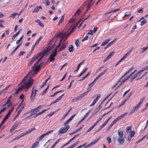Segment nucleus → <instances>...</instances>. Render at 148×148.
<instances>
[{
    "label": "nucleus",
    "mask_w": 148,
    "mask_h": 148,
    "mask_svg": "<svg viewBox=\"0 0 148 148\" xmlns=\"http://www.w3.org/2000/svg\"><path fill=\"white\" fill-rule=\"evenodd\" d=\"M127 113L128 112H126L122 114H121V115L118 116L111 123L110 125L109 126L110 127H111L114 125V124L116 123L117 121L123 118L126 114H127Z\"/></svg>",
    "instance_id": "obj_5"
},
{
    "label": "nucleus",
    "mask_w": 148,
    "mask_h": 148,
    "mask_svg": "<svg viewBox=\"0 0 148 148\" xmlns=\"http://www.w3.org/2000/svg\"><path fill=\"white\" fill-rule=\"evenodd\" d=\"M66 33H64L62 39L66 35L65 37V40L66 39L68 38V37L70 35V34H71L70 32H69L68 34H67L66 35Z\"/></svg>",
    "instance_id": "obj_33"
},
{
    "label": "nucleus",
    "mask_w": 148,
    "mask_h": 148,
    "mask_svg": "<svg viewBox=\"0 0 148 148\" xmlns=\"http://www.w3.org/2000/svg\"><path fill=\"white\" fill-rule=\"evenodd\" d=\"M36 128L34 127L30 129H29L27 130L25 132L21 134L20 135H18L15 138H14L12 140V141L15 140H18L21 138L22 137L24 136L25 135L28 134V133H31L32 131L35 130Z\"/></svg>",
    "instance_id": "obj_3"
},
{
    "label": "nucleus",
    "mask_w": 148,
    "mask_h": 148,
    "mask_svg": "<svg viewBox=\"0 0 148 148\" xmlns=\"http://www.w3.org/2000/svg\"><path fill=\"white\" fill-rule=\"evenodd\" d=\"M123 78H121V77L120 79L117 81L116 84H115L112 87V89H114L116 86L117 85V84L119 83L121 81V80Z\"/></svg>",
    "instance_id": "obj_34"
},
{
    "label": "nucleus",
    "mask_w": 148,
    "mask_h": 148,
    "mask_svg": "<svg viewBox=\"0 0 148 148\" xmlns=\"http://www.w3.org/2000/svg\"><path fill=\"white\" fill-rule=\"evenodd\" d=\"M88 36H86L82 39V41L84 42L86 40H88Z\"/></svg>",
    "instance_id": "obj_58"
},
{
    "label": "nucleus",
    "mask_w": 148,
    "mask_h": 148,
    "mask_svg": "<svg viewBox=\"0 0 148 148\" xmlns=\"http://www.w3.org/2000/svg\"><path fill=\"white\" fill-rule=\"evenodd\" d=\"M38 91L37 89H34V87H33L32 89V93L30 97V99L32 101H33L34 97L36 94V92Z\"/></svg>",
    "instance_id": "obj_8"
},
{
    "label": "nucleus",
    "mask_w": 148,
    "mask_h": 148,
    "mask_svg": "<svg viewBox=\"0 0 148 148\" xmlns=\"http://www.w3.org/2000/svg\"><path fill=\"white\" fill-rule=\"evenodd\" d=\"M38 142L36 141V142H35V143H33L32 146V147H31V148H33V147H35V146L37 145H38Z\"/></svg>",
    "instance_id": "obj_50"
},
{
    "label": "nucleus",
    "mask_w": 148,
    "mask_h": 148,
    "mask_svg": "<svg viewBox=\"0 0 148 148\" xmlns=\"http://www.w3.org/2000/svg\"><path fill=\"white\" fill-rule=\"evenodd\" d=\"M71 121V120H70L69 119L67 121H66L64 123V125H66L69 124V123Z\"/></svg>",
    "instance_id": "obj_53"
},
{
    "label": "nucleus",
    "mask_w": 148,
    "mask_h": 148,
    "mask_svg": "<svg viewBox=\"0 0 148 148\" xmlns=\"http://www.w3.org/2000/svg\"><path fill=\"white\" fill-rule=\"evenodd\" d=\"M89 1V2L87 5L89 7H90L93 4V3H92V1H91V0H88Z\"/></svg>",
    "instance_id": "obj_55"
},
{
    "label": "nucleus",
    "mask_w": 148,
    "mask_h": 148,
    "mask_svg": "<svg viewBox=\"0 0 148 148\" xmlns=\"http://www.w3.org/2000/svg\"><path fill=\"white\" fill-rule=\"evenodd\" d=\"M60 35H61V34H56L54 36L53 38L49 42V45H50L52 44V41L55 38H57L58 37H60Z\"/></svg>",
    "instance_id": "obj_20"
},
{
    "label": "nucleus",
    "mask_w": 148,
    "mask_h": 148,
    "mask_svg": "<svg viewBox=\"0 0 148 148\" xmlns=\"http://www.w3.org/2000/svg\"><path fill=\"white\" fill-rule=\"evenodd\" d=\"M64 15H62V16L61 18H60V20L58 22V25H60V23H61L64 20Z\"/></svg>",
    "instance_id": "obj_39"
},
{
    "label": "nucleus",
    "mask_w": 148,
    "mask_h": 148,
    "mask_svg": "<svg viewBox=\"0 0 148 148\" xmlns=\"http://www.w3.org/2000/svg\"><path fill=\"white\" fill-rule=\"evenodd\" d=\"M75 44L77 47L79 46L80 43L79 39H77L75 40Z\"/></svg>",
    "instance_id": "obj_41"
},
{
    "label": "nucleus",
    "mask_w": 148,
    "mask_h": 148,
    "mask_svg": "<svg viewBox=\"0 0 148 148\" xmlns=\"http://www.w3.org/2000/svg\"><path fill=\"white\" fill-rule=\"evenodd\" d=\"M22 30V29H20L18 32H17L16 34H15L14 36H13L12 37V40H14L16 37L19 34L20 31Z\"/></svg>",
    "instance_id": "obj_31"
},
{
    "label": "nucleus",
    "mask_w": 148,
    "mask_h": 148,
    "mask_svg": "<svg viewBox=\"0 0 148 148\" xmlns=\"http://www.w3.org/2000/svg\"><path fill=\"white\" fill-rule=\"evenodd\" d=\"M35 22L38 23L39 25L41 26L42 27H43L44 25L41 23V21L39 20H36L35 21Z\"/></svg>",
    "instance_id": "obj_27"
},
{
    "label": "nucleus",
    "mask_w": 148,
    "mask_h": 148,
    "mask_svg": "<svg viewBox=\"0 0 148 148\" xmlns=\"http://www.w3.org/2000/svg\"><path fill=\"white\" fill-rule=\"evenodd\" d=\"M135 134V132H134V131H131L130 132V136H131L132 137L134 136Z\"/></svg>",
    "instance_id": "obj_57"
},
{
    "label": "nucleus",
    "mask_w": 148,
    "mask_h": 148,
    "mask_svg": "<svg viewBox=\"0 0 148 148\" xmlns=\"http://www.w3.org/2000/svg\"><path fill=\"white\" fill-rule=\"evenodd\" d=\"M43 63V62H42L38 65L36 66L35 69L33 70V72L34 74H36L38 73L40 69V66Z\"/></svg>",
    "instance_id": "obj_12"
},
{
    "label": "nucleus",
    "mask_w": 148,
    "mask_h": 148,
    "mask_svg": "<svg viewBox=\"0 0 148 148\" xmlns=\"http://www.w3.org/2000/svg\"><path fill=\"white\" fill-rule=\"evenodd\" d=\"M100 96L101 95H98L97 97L94 100L92 104L90 106H92L95 105L97 102L98 99L100 98Z\"/></svg>",
    "instance_id": "obj_17"
},
{
    "label": "nucleus",
    "mask_w": 148,
    "mask_h": 148,
    "mask_svg": "<svg viewBox=\"0 0 148 148\" xmlns=\"http://www.w3.org/2000/svg\"><path fill=\"white\" fill-rule=\"evenodd\" d=\"M134 66H132L131 68H130L122 76L121 78H123L127 74L130 72L134 69Z\"/></svg>",
    "instance_id": "obj_18"
},
{
    "label": "nucleus",
    "mask_w": 148,
    "mask_h": 148,
    "mask_svg": "<svg viewBox=\"0 0 148 148\" xmlns=\"http://www.w3.org/2000/svg\"><path fill=\"white\" fill-rule=\"evenodd\" d=\"M42 107L41 105H40L38 106L37 108H34L31 109L32 113L31 114H33V115L35 114V113L40 111V110L41 108Z\"/></svg>",
    "instance_id": "obj_10"
},
{
    "label": "nucleus",
    "mask_w": 148,
    "mask_h": 148,
    "mask_svg": "<svg viewBox=\"0 0 148 148\" xmlns=\"http://www.w3.org/2000/svg\"><path fill=\"white\" fill-rule=\"evenodd\" d=\"M18 14V13L16 12L13 13L11 14V15L10 16V17H12L14 18Z\"/></svg>",
    "instance_id": "obj_44"
},
{
    "label": "nucleus",
    "mask_w": 148,
    "mask_h": 148,
    "mask_svg": "<svg viewBox=\"0 0 148 148\" xmlns=\"http://www.w3.org/2000/svg\"><path fill=\"white\" fill-rule=\"evenodd\" d=\"M132 50L133 48H132L126 54L124 55V56H125V57H126L127 56L130 55Z\"/></svg>",
    "instance_id": "obj_35"
},
{
    "label": "nucleus",
    "mask_w": 148,
    "mask_h": 148,
    "mask_svg": "<svg viewBox=\"0 0 148 148\" xmlns=\"http://www.w3.org/2000/svg\"><path fill=\"white\" fill-rule=\"evenodd\" d=\"M64 95V94H63L61 95L55 101L52 102L49 105V106H50L51 105L54 103H56L57 102L59 101L62 97Z\"/></svg>",
    "instance_id": "obj_15"
},
{
    "label": "nucleus",
    "mask_w": 148,
    "mask_h": 148,
    "mask_svg": "<svg viewBox=\"0 0 148 148\" xmlns=\"http://www.w3.org/2000/svg\"><path fill=\"white\" fill-rule=\"evenodd\" d=\"M62 38L60 40L59 42V43L56 46V47L54 49V50H57V48L60 46V44H61V42L62 41Z\"/></svg>",
    "instance_id": "obj_47"
},
{
    "label": "nucleus",
    "mask_w": 148,
    "mask_h": 148,
    "mask_svg": "<svg viewBox=\"0 0 148 148\" xmlns=\"http://www.w3.org/2000/svg\"><path fill=\"white\" fill-rule=\"evenodd\" d=\"M67 42H65L64 43H63L61 47L60 48V49L59 50L60 51H62V50L64 49L66 47V46L67 45Z\"/></svg>",
    "instance_id": "obj_21"
},
{
    "label": "nucleus",
    "mask_w": 148,
    "mask_h": 148,
    "mask_svg": "<svg viewBox=\"0 0 148 148\" xmlns=\"http://www.w3.org/2000/svg\"><path fill=\"white\" fill-rule=\"evenodd\" d=\"M140 106V105L138 103L137 105L135 106L133 108L135 110H136L139 108Z\"/></svg>",
    "instance_id": "obj_45"
},
{
    "label": "nucleus",
    "mask_w": 148,
    "mask_h": 148,
    "mask_svg": "<svg viewBox=\"0 0 148 148\" xmlns=\"http://www.w3.org/2000/svg\"><path fill=\"white\" fill-rule=\"evenodd\" d=\"M108 70V69H106L104 70L101 72L100 73H99L98 76L100 78L101 77L102 75H103L105 74L106 71Z\"/></svg>",
    "instance_id": "obj_25"
},
{
    "label": "nucleus",
    "mask_w": 148,
    "mask_h": 148,
    "mask_svg": "<svg viewBox=\"0 0 148 148\" xmlns=\"http://www.w3.org/2000/svg\"><path fill=\"white\" fill-rule=\"evenodd\" d=\"M135 71H134L132 72L131 74H130L129 75V76H127L125 78V79H124L123 80H122V81L121 80L120 82H121V83L123 84L126 81L129 79L133 75L134 73V72H135Z\"/></svg>",
    "instance_id": "obj_13"
},
{
    "label": "nucleus",
    "mask_w": 148,
    "mask_h": 148,
    "mask_svg": "<svg viewBox=\"0 0 148 148\" xmlns=\"http://www.w3.org/2000/svg\"><path fill=\"white\" fill-rule=\"evenodd\" d=\"M34 80L33 79H29L25 82L24 84L20 87L17 89L15 93H12V95L14 96L18 93L20 90H24L25 89H28L31 87L34 83Z\"/></svg>",
    "instance_id": "obj_1"
},
{
    "label": "nucleus",
    "mask_w": 148,
    "mask_h": 148,
    "mask_svg": "<svg viewBox=\"0 0 148 148\" xmlns=\"http://www.w3.org/2000/svg\"><path fill=\"white\" fill-rule=\"evenodd\" d=\"M84 125H82V127H80L78 129L76 130L74 132L71 133V134H75L77 133L82 128L84 127Z\"/></svg>",
    "instance_id": "obj_30"
},
{
    "label": "nucleus",
    "mask_w": 148,
    "mask_h": 148,
    "mask_svg": "<svg viewBox=\"0 0 148 148\" xmlns=\"http://www.w3.org/2000/svg\"><path fill=\"white\" fill-rule=\"evenodd\" d=\"M145 97H142L141 99L140 100V102L139 103L141 105V104L142 103L143 101L145 100Z\"/></svg>",
    "instance_id": "obj_54"
},
{
    "label": "nucleus",
    "mask_w": 148,
    "mask_h": 148,
    "mask_svg": "<svg viewBox=\"0 0 148 148\" xmlns=\"http://www.w3.org/2000/svg\"><path fill=\"white\" fill-rule=\"evenodd\" d=\"M49 47H48L44 49L42 51L39 53L37 54L35 56H36L37 55L38 56V58L41 56V57L35 62V64H34L32 68L34 67L41 60L43 56L45 55L48 53L50 50V49H49Z\"/></svg>",
    "instance_id": "obj_2"
},
{
    "label": "nucleus",
    "mask_w": 148,
    "mask_h": 148,
    "mask_svg": "<svg viewBox=\"0 0 148 148\" xmlns=\"http://www.w3.org/2000/svg\"><path fill=\"white\" fill-rule=\"evenodd\" d=\"M89 90H88L86 92L83 93L82 94H81L79 97V99H81L82 98L84 97L85 96H86L88 93V92H89Z\"/></svg>",
    "instance_id": "obj_19"
},
{
    "label": "nucleus",
    "mask_w": 148,
    "mask_h": 148,
    "mask_svg": "<svg viewBox=\"0 0 148 148\" xmlns=\"http://www.w3.org/2000/svg\"><path fill=\"white\" fill-rule=\"evenodd\" d=\"M10 85H9L8 86H7L6 88L3 89L1 91H0V95H1L2 93H5V90L8 89L9 87L10 86Z\"/></svg>",
    "instance_id": "obj_32"
},
{
    "label": "nucleus",
    "mask_w": 148,
    "mask_h": 148,
    "mask_svg": "<svg viewBox=\"0 0 148 148\" xmlns=\"http://www.w3.org/2000/svg\"><path fill=\"white\" fill-rule=\"evenodd\" d=\"M45 1L44 3V4H45L46 5H49L50 4V2H49V0H45Z\"/></svg>",
    "instance_id": "obj_56"
},
{
    "label": "nucleus",
    "mask_w": 148,
    "mask_h": 148,
    "mask_svg": "<svg viewBox=\"0 0 148 148\" xmlns=\"http://www.w3.org/2000/svg\"><path fill=\"white\" fill-rule=\"evenodd\" d=\"M132 50L133 48H132L126 54L124 55V56H125V57H126L127 56L130 55Z\"/></svg>",
    "instance_id": "obj_36"
},
{
    "label": "nucleus",
    "mask_w": 148,
    "mask_h": 148,
    "mask_svg": "<svg viewBox=\"0 0 148 148\" xmlns=\"http://www.w3.org/2000/svg\"><path fill=\"white\" fill-rule=\"evenodd\" d=\"M90 74V72H89L85 76L83 77L81 79L79 80L78 81H81L82 80H84Z\"/></svg>",
    "instance_id": "obj_24"
},
{
    "label": "nucleus",
    "mask_w": 148,
    "mask_h": 148,
    "mask_svg": "<svg viewBox=\"0 0 148 148\" xmlns=\"http://www.w3.org/2000/svg\"><path fill=\"white\" fill-rule=\"evenodd\" d=\"M25 108V106L23 105L20 109V110H19V111H18V112L21 113V112Z\"/></svg>",
    "instance_id": "obj_60"
},
{
    "label": "nucleus",
    "mask_w": 148,
    "mask_h": 148,
    "mask_svg": "<svg viewBox=\"0 0 148 148\" xmlns=\"http://www.w3.org/2000/svg\"><path fill=\"white\" fill-rule=\"evenodd\" d=\"M147 22V20L146 19H144L143 20L141 21L140 23V25L142 26L144 24L146 23Z\"/></svg>",
    "instance_id": "obj_43"
},
{
    "label": "nucleus",
    "mask_w": 148,
    "mask_h": 148,
    "mask_svg": "<svg viewBox=\"0 0 148 148\" xmlns=\"http://www.w3.org/2000/svg\"><path fill=\"white\" fill-rule=\"evenodd\" d=\"M11 113L9 111L6 115L4 117L8 119L10 115L11 114Z\"/></svg>",
    "instance_id": "obj_46"
},
{
    "label": "nucleus",
    "mask_w": 148,
    "mask_h": 148,
    "mask_svg": "<svg viewBox=\"0 0 148 148\" xmlns=\"http://www.w3.org/2000/svg\"><path fill=\"white\" fill-rule=\"evenodd\" d=\"M80 99H79V97H77L76 98L72 99L71 101V102H76L78 101Z\"/></svg>",
    "instance_id": "obj_38"
},
{
    "label": "nucleus",
    "mask_w": 148,
    "mask_h": 148,
    "mask_svg": "<svg viewBox=\"0 0 148 148\" xmlns=\"http://www.w3.org/2000/svg\"><path fill=\"white\" fill-rule=\"evenodd\" d=\"M106 140L108 141L109 143H110L111 142V139L110 136L106 138Z\"/></svg>",
    "instance_id": "obj_59"
},
{
    "label": "nucleus",
    "mask_w": 148,
    "mask_h": 148,
    "mask_svg": "<svg viewBox=\"0 0 148 148\" xmlns=\"http://www.w3.org/2000/svg\"><path fill=\"white\" fill-rule=\"evenodd\" d=\"M94 127L92 125V127H90L87 131V132H89L91 131L94 128Z\"/></svg>",
    "instance_id": "obj_62"
},
{
    "label": "nucleus",
    "mask_w": 148,
    "mask_h": 148,
    "mask_svg": "<svg viewBox=\"0 0 148 148\" xmlns=\"http://www.w3.org/2000/svg\"><path fill=\"white\" fill-rule=\"evenodd\" d=\"M57 54V51L54 49L51 53L49 58V60L51 62H53L55 60L54 57L56 56Z\"/></svg>",
    "instance_id": "obj_6"
},
{
    "label": "nucleus",
    "mask_w": 148,
    "mask_h": 148,
    "mask_svg": "<svg viewBox=\"0 0 148 148\" xmlns=\"http://www.w3.org/2000/svg\"><path fill=\"white\" fill-rule=\"evenodd\" d=\"M67 116V115H66V114L62 116V118H61V119H60V121H62L66 117V116Z\"/></svg>",
    "instance_id": "obj_63"
},
{
    "label": "nucleus",
    "mask_w": 148,
    "mask_h": 148,
    "mask_svg": "<svg viewBox=\"0 0 148 148\" xmlns=\"http://www.w3.org/2000/svg\"><path fill=\"white\" fill-rule=\"evenodd\" d=\"M69 126L66 125L65 126V127L60 129L59 131V132L60 134H63L66 132L69 128Z\"/></svg>",
    "instance_id": "obj_9"
},
{
    "label": "nucleus",
    "mask_w": 148,
    "mask_h": 148,
    "mask_svg": "<svg viewBox=\"0 0 148 148\" xmlns=\"http://www.w3.org/2000/svg\"><path fill=\"white\" fill-rule=\"evenodd\" d=\"M21 123V122L20 121H16L15 122L14 124L12 126L10 130V132L11 133L13 132L16 128Z\"/></svg>",
    "instance_id": "obj_7"
},
{
    "label": "nucleus",
    "mask_w": 148,
    "mask_h": 148,
    "mask_svg": "<svg viewBox=\"0 0 148 148\" xmlns=\"http://www.w3.org/2000/svg\"><path fill=\"white\" fill-rule=\"evenodd\" d=\"M45 136V134H42L40 136L39 138H38V141H40L42 139V138Z\"/></svg>",
    "instance_id": "obj_49"
},
{
    "label": "nucleus",
    "mask_w": 148,
    "mask_h": 148,
    "mask_svg": "<svg viewBox=\"0 0 148 148\" xmlns=\"http://www.w3.org/2000/svg\"><path fill=\"white\" fill-rule=\"evenodd\" d=\"M49 88V85L47 86V87L45 88L42 92H41L40 94V95H44L47 92L48 88Z\"/></svg>",
    "instance_id": "obj_29"
},
{
    "label": "nucleus",
    "mask_w": 148,
    "mask_h": 148,
    "mask_svg": "<svg viewBox=\"0 0 148 148\" xmlns=\"http://www.w3.org/2000/svg\"><path fill=\"white\" fill-rule=\"evenodd\" d=\"M79 142V141H78V142L75 143L66 148H73L74 147H75L77 145V144Z\"/></svg>",
    "instance_id": "obj_37"
},
{
    "label": "nucleus",
    "mask_w": 148,
    "mask_h": 148,
    "mask_svg": "<svg viewBox=\"0 0 148 148\" xmlns=\"http://www.w3.org/2000/svg\"><path fill=\"white\" fill-rule=\"evenodd\" d=\"M48 109H47V110H43L42 111L38 112V113H37L38 116L39 115H41V114L42 113H43L44 112L46 111H47Z\"/></svg>",
    "instance_id": "obj_51"
},
{
    "label": "nucleus",
    "mask_w": 148,
    "mask_h": 148,
    "mask_svg": "<svg viewBox=\"0 0 148 148\" xmlns=\"http://www.w3.org/2000/svg\"><path fill=\"white\" fill-rule=\"evenodd\" d=\"M118 133L119 137L117 139V141L120 145H123L124 143V139L123 138V132L122 130H119Z\"/></svg>",
    "instance_id": "obj_4"
},
{
    "label": "nucleus",
    "mask_w": 148,
    "mask_h": 148,
    "mask_svg": "<svg viewBox=\"0 0 148 148\" xmlns=\"http://www.w3.org/2000/svg\"><path fill=\"white\" fill-rule=\"evenodd\" d=\"M88 69V68L86 67V68L82 72H81L79 75H78L77 77H79L82 75L83 74H84L85 72Z\"/></svg>",
    "instance_id": "obj_23"
},
{
    "label": "nucleus",
    "mask_w": 148,
    "mask_h": 148,
    "mask_svg": "<svg viewBox=\"0 0 148 148\" xmlns=\"http://www.w3.org/2000/svg\"><path fill=\"white\" fill-rule=\"evenodd\" d=\"M38 56L37 55L36 56H35L33 57L31 60L29 62L28 65V66H30L33 63L36 59L38 58Z\"/></svg>",
    "instance_id": "obj_14"
},
{
    "label": "nucleus",
    "mask_w": 148,
    "mask_h": 148,
    "mask_svg": "<svg viewBox=\"0 0 148 148\" xmlns=\"http://www.w3.org/2000/svg\"><path fill=\"white\" fill-rule=\"evenodd\" d=\"M148 48V46L146 47H144L142 48L141 49L142 50L141 51V53H143L145 51H146Z\"/></svg>",
    "instance_id": "obj_48"
},
{
    "label": "nucleus",
    "mask_w": 148,
    "mask_h": 148,
    "mask_svg": "<svg viewBox=\"0 0 148 148\" xmlns=\"http://www.w3.org/2000/svg\"><path fill=\"white\" fill-rule=\"evenodd\" d=\"M114 53V51H113L111 52L109 55L105 58V59L103 60V62H106L107 60H109L110 59Z\"/></svg>",
    "instance_id": "obj_16"
},
{
    "label": "nucleus",
    "mask_w": 148,
    "mask_h": 148,
    "mask_svg": "<svg viewBox=\"0 0 148 148\" xmlns=\"http://www.w3.org/2000/svg\"><path fill=\"white\" fill-rule=\"evenodd\" d=\"M110 39H107L104 40L101 44V46H103L106 45L110 41Z\"/></svg>",
    "instance_id": "obj_28"
},
{
    "label": "nucleus",
    "mask_w": 148,
    "mask_h": 148,
    "mask_svg": "<svg viewBox=\"0 0 148 148\" xmlns=\"http://www.w3.org/2000/svg\"><path fill=\"white\" fill-rule=\"evenodd\" d=\"M116 38L115 39H114L113 40V41L109 42V43L108 44V45L109 46H110L111 45H112L113 44V42H114V41H115L116 40Z\"/></svg>",
    "instance_id": "obj_61"
},
{
    "label": "nucleus",
    "mask_w": 148,
    "mask_h": 148,
    "mask_svg": "<svg viewBox=\"0 0 148 148\" xmlns=\"http://www.w3.org/2000/svg\"><path fill=\"white\" fill-rule=\"evenodd\" d=\"M19 99H22V100L24 101V95L23 94H21L19 97Z\"/></svg>",
    "instance_id": "obj_64"
},
{
    "label": "nucleus",
    "mask_w": 148,
    "mask_h": 148,
    "mask_svg": "<svg viewBox=\"0 0 148 148\" xmlns=\"http://www.w3.org/2000/svg\"><path fill=\"white\" fill-rule=\"evenodd\" d=\"M40 9H42V8L41 6L36 8L33 10L32 12L35 13L38 12L39 11Z\"/></svg>",
    "instance_id": "obj_22"
},
{
    "label": "nucleus",
    "mask_w": 148,
    "mask_h": 148,
    "mask_svg": "<svg viewBox=\"0 0 148 148\" xmlns=\"http://www.w3.org/2000/svg\"><path fill=\"white\" fill-rule=\"evenodd\" d=\"M69 50L70 52H72L74 50V48L72 45H71V46L69 47Z\"/></svg>",
    "instance_id": "obj_40"
},
{
    "label": "nucleus",
    "mask_w": 148,
    "mask_h": 148,
    "mask_svg": "<svg viewBox=\"0 0 148 148\" xmlns=\"http://www.w3.org/2000/svg\"><path fill=\"white\" fill-rule=\"evenodd\" d=\"M120 10V9H115V10H111L110 12H108L105 13V14L106 15H107V14H109L112 12H117V11H119Z\"/></svg>",
    "instance_id": "obj_26"
},
{
    "label": "nucleus",
    "mask_w": 148,
    "mask_h": 148,
    "mask_svg": "<svg viewBox=\"0 0 148 148\" xmlns=\"http://www.w3.org/2000/svg\"><path fill=\"white\" fill-rule=\"evenodd\" d=\"M100 137H99L97 139H95L93 141L90 143L88 144V145H86V146L84 147V148H86L87 147H90L91 146L94 145L95 143H96L97 141L100 139Z\"/></svg>",
    "instance_id": "obj_11"
},
{
    "label": "nucleus",
    "mask_w": 148,
    "mask_h": 148,
    "mask_svg": "<svg viewBox=\"0 0 148 148\" xmlns=\"http://www.w3.org/2000/svg\"><path fill=\"white\" fill-rule=\"evenodd\" d=\"M86 118V117H85L84 116L83 118L82 119L79 121L78 123L77 124V126L78 125L81 123L82 121Z\"/></svg>",
    "instance_id": "obj_52"
},
{
    "label": "nucleus",
    "mask_w": 148,
    "mask_h": 148,
    "mask_svg": "<svg viewBox=\"0 0 148 148\" xmlns=\"http://www.w3.org/2000/svg\"><path fill=\"white\" fill-rule=\"evenodd\" d=\"M141 73L139 71H138L134 75V77H135V78H136V77L140 76L141 75Z\"/></svg>",
    "instance_id": "obj_42"
}]
</instances>
